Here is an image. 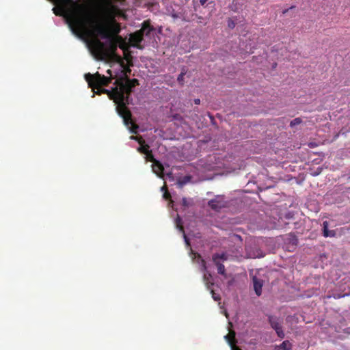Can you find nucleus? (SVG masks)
<instances>
[{
	"label": "nucleus",
	"instance_id": "28",
	"mask_svg": "<svg viewBox=\"0 0 350 350\" xmlns=\"http://www.w3.org/2000/svg\"><path fill=\"white\" fill-rule=\"evenodd\" d=\"M293 8H295V6H291L290 8L283 10L282 14H286L289 11L290 9H293Z\"/></svg>",
	"mask_w": 350,
	"mask_h": 350
},
{
	"label": "nucleus",
	"instance_id": "30",
	"mask_svg": "<svg viewBox=\"0 0 350 350\" xmlns=\"http://www.w3.org/2000/svg\"><path fill=\"white\" fill-rule=\"evenodd\" d=\"M193 102L196 105H199L200 103V100L199 98H196Z\"/></svg>",
	"mask_w": 350,
	"mask_h": 350
},
{
	"label": "nucleus",
	"instance_id": "7",
	"mask_svg": "<svg viewBox=\"0 0 350 350\" xmlns=\"http://www.w3.org/2000/svg\"><path fill=\"white\" fill-rule=\"evenodd\" d=\"M268 321L271 327L275 331L277 336L282 339L284 338L285 334L282 326V320L275 316L269 315Z\"/></svg>",
	"mask_w": 350,
	"mask_h": 350
},
{
	"label": "nucleus",
	"instance_id": "9",
	"mask_svg": "<svg viewBox=\"0 0 350 350\" xmlns=\"http://www.w3.org/2000/svg\"><path fill=\"white\" fill-rule=\"evenodd\" d=\"M152 171L160 178H163L164 167L159 161H154L152 165Z\"/></svg>",
	"mask_w": 350,
	"mask_h": 350
},
{
	"label": "nucleus",
	"instance_id": "23",
	"mask_svg": "<svg viewBox=\"0 0 350 350\" xmlns=\"http://www.w3.org/2000/svg\"><path fill=\"white\" fill-rule=\"evenodd\" d=\"M209 290L211 291L212 297L215 301H219L221 299L220 295L219 294H216L212 288Z\"/></svg>",
	"mask_w": 350,
	"mask_h": 350
},
{
	"label": "nucleus",
	"instance_id": "26",
	"mask_svg": "<svg viewBox=\"0 0 350 350\" xmlns=\"http://www.w3.org/2000/svg\"><path fill=\"white\" fill-rule=\"evenodd\" d=\"M228 26L230 29H233L235 27V23L231 18L228 20Z\"/></svg>",
	"mask_w": 350,
	"mask_h": 350
},
{
	"label": "nucleus",
	"instance_id": "2",
	"mask_svg": "<svg viewBox=\"0 0 350 350\" xmlns=\"http://www.w3.org/2000/svg\"><path fill=\"white\" fill-rule=\"evenodd\" d=\"M123 75L116 79L113 87L111 90L103 88L102 86H107L113 79L111 70H107L109 77H105L98 72L94 75L88 73L85 75V79L94 94L100 95L106 94L109 98L116 104V111L118 115L123 119L124 124L129 126L131 125L130 131L132 133H137L139 126L132 121V114L127 107L130 103V96L133 88L139 85L137 79H129L126 74L122 70Z\"/></svg>",
	"mask_w": 350,
	"mask_h": 350
},
{
	"label": "nucleus",
	"instance_id": "18",
	"mask_svg": "<svg viewBox=\"0 0 350 350\" xmlns=\"http://www.w3.org/2000/svg\"><path fill=\"white\" fill-rule=\"evenodd\" d=\"M116 41L118 42V47H120L123 51H126L127 47L125 42L124 41L123 38L120 36H116Z\"/></svg>",
	"mask_w": 350,
	"mask_h": 350
},
{
	"label": "nucleus",
	"instance_id": "19",
	"mask_svg": "<svg viewBox=\"0 0 350 350\" xmlns=\"http://www.w3.org/2000/svg\"><path fill=\"white\" fill-rule=\"evenodd\" d=\"M187 69L184 67L182 68V70H181V72L179 74V75L178 76V78H177V81L181 85H183L184 84V82H185V79H184V77H185V75H186L187 73Z\"/></svg>",
	"mask_w": 350,
	"mask_h": 350
},
{
	"label": "nucleus",
	"instance_id": "10",
	"mask_svg": "<svg viewBox=\"0 0 350 350\" xmlns=\"http://www.w3.org/2000/svg\"><path fill=\"white\" fill-rule=\"evenodd\" d=\"M253 283L256 294L260 296L262 294V281L254 277L253 278Z\"/></svg>",
	"mask_w": 350,
	"mask_h": 350
},
{
	"label": "nucleus",
	"instance_id": "1",
	"mask_svg": "<svg viewBox=\"0 0 350 350\" xmlns=\"http://www.w3.org/2000/svg\"><path fill=\"white\" fill-rule=\"evenodd\" d=\"M55 5L53 12L63 16L72 32L79 38L99 36L101 38H115L120 31L119 23L100 21L90 12L88 8L74 0H49Z\"/></svg>",
	"mask_w": 350,
	"mask_h": 350
},
{
	"label": "nucleus",
	"instance_id": "12",
	"mask_svg": "<svg viewBox=\"0 0 350 350\" xmlns=\"http://www.w3.org/2000/svg\"><path fill=\"white\" fill-rule=\"evenodd\" d=\"M235 335L236 334L234 331H230L227 335L225 336V338L230 347L236 345L237 341L235 339Z\"/></svg>",
	"mask_w": 350,
	"mask_h": 350
},
{
	"label": "nucleus",
	"instance_id": "33",
	"mask_svg": "<svg viewBox=\"0 0 350 350\" xmlns=\"http://www.w3.org/2000/svg\"><path fill=\"white\" fill-rule=\"evenodd\" d=\"M116 1H120V2H122L124 1V0H115Z\"/></svg>",
	"mask_w": 350,
	"mask_h": 350
},
{
	"label": "nucleus",
	"instance_id": "29",
	"mask_svg": "<svg viewBox=\"0 0 350 350\" xmlns=\"http://www.w3.org/2000/svg\"><path fill=\"white\" fill-rule=\"evenodd\" d=\"M231 350H241L239 347H237L236 345L230 347Z\"/></svg>",
	"mask_w": 350,
	"mask_h": 350
},
{
	"label": "nucleus",
	"instance_id": "17",
	"mask_svg": "<svg viewBox=\"0 0 350 350\" xmlns=\"http://www.w3.org/2000/svg\"><path fill=\"white\" fill-rule=\"evenodd\" d=\"M139 144H140V146L137 148V150L143 154H146L149 151V146L148 144H144V141L142 139H140L138 141Z\"/></svg>",
	"mask_w": 350,
	"mask_h": 350
},
{
	"label": "nucleus",
	"instance_id": "15",
	"mask_svg": "<svg viewBox=\"0 0 350 350\" xmlns=\"http://www.w3.org/2000/svg\"><path fill=\"white\" fill-rule=\"evenodd\" d=\"M191 180V176H189V175H187V176H185L182 178H180L178 180H177V185L178 186V187L181 188L183 187L185 185H186L187 183H189Z\"/></svg>",
	"mask_w": 350,
	"mask_h": 350
},
{
	"label": "nucleus",
	"instance_id": "22",
	"mask_svg": "<svg viewBox=\"0 0 350 350\" xmlns=\"http://www.w3.org/2000/svg\"><path fill=\"white\" fill-rule=\"evenodd\" d=\"M182 205L184 207L187 208L191 205V202L189 200H188L186 198H183L182 199Z\"/></svg>",
	"mask_w": 350,
	"mask_h": 350
},
{
	"label": "nucleus",
	"instance_id": "20",
	"mask_svg": "<svg viewBox=\"0 0 350 350\" xmlns=\"http://www.w3.org/2000/svg\"><path fill=\"white\" fill-rule=\"evenodd\" d=\"M161 191H163V197L165 200H170L171 198V194L170 193V192L167 191V186L165 185H164L162 187H161Z\"/></svg>",
	"mask_w": 350,
	"mask_h": 350
},
{
	"label": "nucleus",
	"instance_id": "5",
	"mask_svg": "<svg viewBox=\"0 0 350 350\" xmlns=\"http://www.w3.org/2000/svg\"><path fill=\"white\" fill-rule=\"evenodd\" d=\"M124 14L119 8L118 5L109 4L106 8L105 12V18L100 20V21H112L114 22L116 17L123 16Z\"/></svg>",
	"mask_w": 350,
	"mask_h": 350
},
{
	"label": "nucleus",
	"instance_id": "14",
	"mask_svg": "<svg viewBox=\"0 0 350 350\" xmlns=\"http://www.w3.org/2000/svg\"><path fill=\"white\" fill-rule=\"evenodd\" d=\"M292 344L289 340H284L278 346L275 347L276 350H291Z\"/></svg>",
	"mask_w": 350,
	"mask_h": 350
},
{
	"label": "nucleus",
	"instance_id": "27",
	"mask_svg": "<svg viewBox=\"0 0 350 350\" xmlns=\"http://www.w3.org/2000/svg\"><path fill=\"white\" fill-rule=\"evenodd\" d=\"M261 256H260L258 254H249V257L250 258H256V257H260Z\"/></svg>",
	"mask_w": 350,
	"mask_h": 350
},
{
	"label": "nucleus",
	"instance_id": "24",
	"mask_svg": "<svg viewBox=\"0 0 350 350\" xmlns=\"http://www.w3.org/2000/svg\"><path fill=\"white\" fill-rule=\"evenodd\" d=\"M301 122H302V120L300 118H297L294 119L293 120H292L290 124L291 126H293L295 125H297V124L298 125V124H301Z\"/></svg>",
	"mask_w": 350,
	"mask_h": 350
},
{
	"label": "nucleus",
	"instance_id": "25",
	"mask_svg": "<svg viewBox=\"0 0 350 350\" xmlns=\"http://www.w3.org/2000/svg\"><path fill=\"white\" fill-rule=\"evenodd\" d=\"M201 262H202V265H201L202 271L205 272V273L207 272L206 271V264L205 260L202 259Z\"/></svg>",
	"mask_w": 350,
	"mask_h": 350
},
{
	"label": "nucleus",
	"instance_id": "8",
	"mask_svg": "<svg viewBox=\"0 0 350 350\" xmlns=\"http://www.w3.org/2000/svg\"><path fill=\"white\" fill-rule=\"evenodd\" d=\"M213 261L217 268V272L219 274L226 276V269L224 265L221 262V260L225 261L227 260V256L225 253H215L212 257Z\"/></svg>",
	"mask_w": 350,
	"mask_h": 350
},
{
	"label": "nucleus",
	"instance_id": "3",
	"mask_svg": "<svg viewBox=\"0 0 350 350\" xmlns=\"http://www.w3.org/2000/svg\"><path fill=\"white\" fill-rule=\"evenodd\" d=\"M83 38H90L88 41V45L94 57L98 60L109 59L116 55L118 49L116 38H106L107 41L102 42L98 36H83Z\"/></svg>",
	"mask_w": 350,
	"mask_h": 350
},
{
	"label": "nucleus",
	"instance_id": "11",
	"mask_svg": "<svg viewBox=\"0 0 350 350\" xmlns=\"http://www.w3.org/2000/svg\"><path fill=\"white\" fill-rule=\"evenodd\" d=\"M203 280L208 289H211L212 286L214 285V283L213 282L212 275L209 272L204 273L203 276Z\"/></svg>",
	"mask_w": 350,
	"mask_h": 350
},
{
	"label": "nucleus",
	"instance_id": "21",
	"mask_svg": "<svg viewBox=\"0 0 350 350\" xmlns=\"http://www.w3.org/2000/svg\"><path fill=\"white\" fill-rule=\"evenodd\" d=\"M146 158L148 161H152V163H154V161H157L154 158V156H153L151 150H149L148 152H146Z\"/></svg>",
	"mask_w": 350,
	"mask_h": 350
},
{
	"label": "nucleus",
	"instance_id": "13",
	"mask_svg": "<svg viewBox=\"0 0 350 350\" xmlns=\"http://www.w3.org/2000/svg\"><path fill=\"white\" fill-rule=\"evenodd\" d=\"M176 223L177 228L180 230V231H181L183 233V236H184V239H185V243L187 244V245L188 247L190 246L189 240V239L187 238V237L185 235V234L184 232V228H183V226L180 224V218L179 217V216H178V217H177V219L176 220Z\"/></svg>",
	"mask_w": 350,
	"mask_h": 350
},
{
	"label": "nucleus",
	"instance_id": "31",
	"mask_svg": "<svg viewBox=\"0 0 350 350\" xmlns=\"http://www.w3.org/2000/svg\"><path fill=\"white\" fill-rule=\"evenodd\" d=\"M207 0H200V3L202 5H204L206 3Z\"/></svg>",
	"mask_w": 350,
	"mask_h": 350
},
{
	"label": "nucleus",
	"instance_id": "4",
	"mask_svg": "<svg viewBox=\"0 0 350 350\" xmlns=\"http://www.w3.org/2000/svg\"><path fill=\"white\" fill-rule=\"evenodd\" d=\"M154 30V28L151 25L149 20L144 21L142 28L130 35V42H131L132 46L139 49H142L143 46L140 43L143 41L144 36H150L151 32Z\"/></svg>",
	"mask_w": 350,
	"mask_h": 350
},
{
	"label": "nucleus",
	"instance_id": "16",
	"mask_svg": "<svg viewBox=\"0 0 350 350\" xmlns=\"http://www.w3.org/2000/svg\"><path fill=\"white\" fill-rule=\"evenodd\" d=\"M323 236L325 237H334L335 235V232L334 231L328 230L327 221H324L323 223Z\"/></svg>",
	"mask_w": 350,
	"mask_h": 350
},
{
	"label": "nucleus",
	"instance_id": "6",
	"mask_svg": "<svg viewBox=\"0 0 350 350\" xmlns=\"http://www.w3.org/2000/svg\"><path fill=\"white\" fill-rule=\"evenodd\" d=\"M208 205L215 211H220L221 208L228 206V202L223 195H217L208 201Z\"/></svg>",
	"mask_w": 350,
	"mask_h": 350
},
{
	"label": "nucleus",
	"instance_id": "32",
	"mask_svg": "<svg viewBox=\"0 0 350 350\" xmlns=\"http://www.w3.org/2000/svg\"><path fill=\"white\" fill-rule=\"evenodd\" d=\"M131 139H134V140H137V137H135V136H131Z\"/></svg>",
	"mask_w": 350,
	"mask_h": 350
}]
</instances>
